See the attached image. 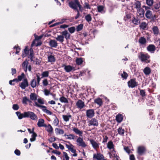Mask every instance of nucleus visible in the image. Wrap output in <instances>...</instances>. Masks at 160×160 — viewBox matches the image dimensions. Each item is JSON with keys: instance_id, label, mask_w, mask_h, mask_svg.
<instances>
[{"instance_id": "obj_1", "label": "nucleus", "mask_w": 160, "mask_h": 160, "mask_svg": "<svg viewBox=\"0 0 160 160\" xmlns=\"http://www.w3.org/2000/svg\"><path fill=\"white\" fill-rule=\"evenodd\" d=\"M34 36L35 37V39L33 40L31 44V48L29 49L30 54L28 57V58L29 59H30L31 61H33V58L34 57L33 50L32 48L34 46H37L40 45V42H39V40H40V36H37L35 33L34 34Z\"/></svg>"}, {"instance_id": "obj_2", "label": "nucleus", "mask_w": 160, "mask_h": 160, "mask_svg": "<svg viewBox=\"0 0 160 160\" xmlns=\"http://www.w3.org/2000/svg\"><path fill=\"white\" fill-rule=\"evenodd\" d=\"M16 113L18 118L20 119H21L23 118H30L32 119L35 120L37 118V116L32 112H25L23 113H21L19 112H17Z\"/></svg>"}, {"instance_id": "obj_3", "label": "nucleus", "mask_w": 160, "mask_h": 160, "mask_svg": "<svg viewBox=\"0 0 160 160\" xmlns=\"http://www.w3.org/2000/svg\"><path fill=\"white\" fill-rule=\"evenodd\" d=\"M69 6L71 8L77 10H78L77 7H78L79 8V10H81V6L78 0H75L74 2H70L69 3Z\"/></svg>"}, {"instance_id": "obj_4", "label": "nucleus", "mask_w": 160, "mask_h": 160, "mask_svg": "<svg viewBox=\"0 0 160 160\" xmlns=\"http://www.w3.org/2000/svg\"><path fill=\"white\" fill-rule=\"evenodd\" d=\"M76 144L77 146L85 148L87 146V144L84 141L82 138L79 137L76 140Z\"/></svg>"}, {"instance_id": "obj_5", "label": "nucleus", "mask_w": 160, "mask_h": 160, "mask_svg": "<svg viewBox=\"0 0 160 160\" xmlns=\"http://www.w3.org/2000/svg\"><path fill=\"white\" fill-rule=\"evenodd\" d=\"M128 86L129 87L134 88L138 85V82H136L134 79H131L128 82Z\"/></svg>"}, {"instance_id": "obj_6", "label": "nucleus", "mask_w": 160, "mask_h": 160, "mask_svg": "<svg viewBox=\"0 0 160 160\" xmlns=\"http://www.w3.org/2000/svg\"><path fill=\"white\" fill-rule=\"evenodd\" d=\"M28 86V83L27 79L24 78L22 82L19 84V86L23 89H25Z\"/></svg>"}, {"instance_id": "obj_7", "label": "nucleus", "mask_w": 160, "mask_h": 160, "mask_svg": "<svg viewBox=\"0 0 160 160\" xmlns=\"http://www.w3.org/2000/svg\"><path fill=\"white\" fill-rule=\"evenodd\" d=\"M138 57L142 62H144L148 60L150 58V56L147 54H144L141 52Z\"/></svg>"}, {"instance_id": "obj_8", "label": "nucleus", "mask_w": 160, "mask_h": 160, "mask_svg": "<svg viewBox=\"0 0 160 160\" xmlns=\"http://www.w3.org/2000/svg\"><path fill=\"white\" fill-rule=\"evenodd\" d=\"M88 123L89 126H97L98 124V120L94 118H92L89 121Z\"/></svg>"}, {"instance_id": "obj_9", "label": "nucleus", "mask_w": 160, "mask_h": 160, "mask_svg": "<svg viewBox=\"0 0 160 160\" xmlns=\"http://www.w3.org/2000/svg\"><path fill=\"white\" fill-rule=\"evenodd\" d=\"M131 7L132 10L134 12V8H136L138 10L141 8V3L139 1H137L132 4Z\"/></svg>"}, {"instance_id": "obj_10", "label": "nucleus", "mask_w": 160, "mask_h": 160, "mask_svg": "<svg viewBox=\"0 0 160 160\" xmlns=\"http://www.w3.org/2000/svg\"><path fill=\"white\" fill-rule=\"evenodd\" d=\"M37 82L36 80L35 79H33L31 81L30 83L31 86L33 88H34L36 86L37 84L38 85L39 83V82L40 80V78L38 75H37Z\"/></svg>"}, {"instance_id": "obj_11", "label": "nucleus", "mask_w": 160, "mask_h": 160, "mask_svg": "<svg viewBox=\"0 0 160 160\" xmlns=\"http://www.w3.org/2000/svg\"><path fill=\"white\" fill-rule=\"evenodd\" d=\"M95 114L94 111L92 109L87 110L86 111V115L88 118H91L93 117Z\"/></svg>"}, {"instance_id": "obj_12", "label": "nucleus", "mask_w": 160, "mask_h": 160, "mask_svg": "<svg viewBox=\"0 0 160 160\" xmlns=\"http://www.w3.org/2000/svg\"><path fill=\"white\" fill-rule=\"evenodd\" d=\"M146 150V148L143 146H140L137 149V152L140 155L143 154Z\"/></svg>"}, {"instance_id": "obj_13", "label": "nucleus", "mask_w": 160, "mask_h": 160, "mask_svg": "<svg viewBox=\"0 0 160 160\" xmlns=\"http://www.w3.org/2000/svg\"><path fill=\"white\" fill-rule=\"evenodd\" d=\"M64 69L66 72H69L75 70V67L72 66L70 65H64Z\"/></svg>"}, {"instance_id": "obj_14", "label": "nucleus", "mask_w": 160, "mask_h": 160, "mask_svg": "<svg viewBox=\"0 0 160 160\" xmlns=\"http://www.w3.org/2000/svg\"><path fill=\"white\" fill-rule=\"evenodd\" d=\"M89 141L94 149H96L99 148V143L97 142L92 139L89 140Z\"/></svg>"}, {"instance_id": "obj_15", "label": "nucleus", "mask_w": 160, "mask_h": 160, "mask_svg": "<svg viewBox=\"0 0 160 160\" xmlns=\"http://www.w3.org/2000/svg\"><path fill=\"white\" fill-rule=\"evenodd\" d=\"M77 107L80 109L83 108L85 106L84 102L81 100H79L76 103Z\"/></svg>"}, {"instance_id": "obj_16", "label": "nucleus", "mask_w": 160, "mask_h": 160, "mask_svg": "<svg viewBox=\"0 0 160 160\" xmlns=\"http://www.w3.org/2000/svg\"><path fill=\"white\" fill-rule=\"evenodd\" d=\"M93 158L96 159L97 160H102L104 157L100 153H98L93 154Z\"/></svg>"}, {"instance_id": "obj_17", "label": "nucleus", "mask_w": 160, "mask_h": 160, "mask_svg": "<svg viewBox=\"0 0 160 160\" xmlns=\"http://www.w3.org/2000/svg\"><path fill=\"white\" fill-rule=\"evenodd\" d=\"M41 108L44 113L48 115H51L52 114L51 112L47 109V107L46 106L41 105Z\"/></svg>"}, {"instance_id": "obj_18", "label": "nucleus", "mask_w": 160, "mask_h": 160, "mask_svg": "<svg viewBox=\"0 0 160 160\" xmlns=\"http://www.w3.org/2000/svg\"><path fill=\"white\" fill-rule=\"evenodd\" d=\"M144 10L140 8L137 10V15L140 18H142L144 16Z\"/></svg>"}, {"instance_id": "obj_19", "label": "nucleus", "mask_w": 160, "mask_h": 160, "mask_svg": "<svg viewBox=\"0 0 160 160\" xmlns=\"http://www.w3.org/2000/svg\"><path fill=\"white\" fill-rule=\"evenodd\" d=\"M49 44V46L52 48H56L58 46L57 42L54 40H50Z\"/></svg>"}, {"instance_id": "obj_20", "label": "nucleus", "mask_w": 160, "mask_h": 160, "mask_svg": "<svg viewBox=\"0 0 160 160\" xmlns=\"http://www.w3.org/2000/svg\"><path fill=\"white\" fill-rule=\"evenodd\" d=\"M138 42L141 45H145L147 42V40L144 37H142L139 38Z\"/></svg>"}, {"instance_id": "obj_21", "label": "nucleus", "mask_w": 160, "mask_h": 160, "mask_svg": "<svg viewBox=\"0 0 160 160\" xmlns=\"http://www.w3.org/2000/svg\"><path fill=\"white\" fill-rule=\"evenodd\" d=\"M72 131L77 134L79 135L80 136H82L83 132L82 131L79 130L77 128H72Z\"/></svg>"}, {"instance_id": "obj_22", "label": "nucleus", "mask_w": 160, "mask_h": 160, "mask_svg": "<svg viewBox=\"0 0 160 160\" xmlns=\"http://www.w3.org/2000/svg\"><path fill=\"white\" fill-rule=\"evenodd\" d=\"M147 50L153 53L155 50V47L153 45H150L147 48Z\"/></svg>"}, {"instance_id": "obj_23", "label": "nucleus", "mask_w": 160, "mask_h": 160, "mask_svg": "<svg viewBox=\"0 0 160 160\" xmlns=\"http://www.w3.org/2000/svg\"><path fill=\"white\" fill-rule=\"evenodd\" d=\"M62 34L63 36H65V38L67 40L70 38V34L66 30H65L62 32Z\"/></svg>"}, {"instance_id": "obj_24", "label": "nucleus", "mask_w": 160, "mask_h": 160, "mask_svg": "<svg viewBox=\"0 0 160 160\" xmlns=\"http://www.w3.org/2000/svg\"><path fill=\"white\" fill-rule=\"evenodd\" d=\"M55 61V58L54 55L52 54L48 56V61L50 62H54Z\"/></svg>"}, {"instance_id": "obj_25", "label": "nucleus", "mask_w": 160, "mask_h": 160, "mask_svg": "<svg viewBox=\"0 0 160 160\" xmlns=\"http://www.w3.org/2000/svg\"><path fill=\"white\" fill-rule=\"evenodd\" d=\"M152 30L154 34L156 35H158L159 32V30L157 26H154L152 28Z\"/></svg>"}, {"instance_id": "obj_26", "label": "nucleus", "mask_w": 160, "mask_h": 160, "mask_svg": "<svg viewBox=\"0 0 160 160\" xmlns=\"http://www.w3.org/2000/svg\"><path fill=\"white\" fill-rule=\"evenodd\" d=\"M64 136L67 139L69 140H74L75 139V135L73 134H69V135L65 134Z\"/></svg>"}, {"instance_id": "obj_27", "label": "nucleus", "mask_w": 160, "mask_h": 160, "mask_svg": "<svg viewBox=\"0 0 160 160\" xmlns=\"http://www.w3.org/2000/svg\"><path fill=\"white\" fill-rule=\"evenodd\" d=\"M144 73L146 75H149L151 72V70L148 67H146L143 70Z\"/></svg>"}, {"instance_id": "obj_28", "label": "nucleus", "mask_w": 160, "mask_h": 160, "mask_svg": "<svg viewBox=\"0 0 160 160\" xmlns=\"http://www.w3.org/2000/svg\"><path fill=\"white\" fill-rule=\"evenodd\" d=\"M29 51V49H28V46H26L25 48L23 51L22 57H25L26 55L28 54Z\"/></svg>"}, {"instance_id": "obj_29", "label": "nucleus", "mask_w": 160, "mask_h": 160, "mask_svg": "<svg viewBox=\"0 0 160 160\" xmlns=\"http://www.w3.org/2000/svg\"><path fill=\"white\" fill-rule=\"evenodd\" d=\"M145 16L148 18H151L152 17V11L150 10H147L145 14Z\"/></svg>"}, {"instance_id": "obj_30", "label": "nucleus", "mask_w": 160, "mask_h": 160, "mask_svg": "<svg viewBox=\"0 0 160 160\" xmlns=\"http://www.w3.org/2000/svg\"><path fill=\"white\" fill-rule=\"evenodd\" d=\"M94 102L98 104L99 106H102V101L101 99L98 98L94 100Z\"/></svg>"}, {"instance_id": "obj_31", "label": "nucleus", "mask_w": 160, "mask_h": 160, "mask_svg": "<svg viewBox=\"0 0 160 160\" xmlns=\"http://www.w3.org/2000/svg\"><path fill=\"white\" fill-rule=\"evenodd\" d=\"M46 130L49 132L52 133L53 132V128L52 126L50 124H48V125H46Z\"/></svg>"}, {"instance_id": "obj_32", "label": "nucleus", "mask_w": 160, "mask_h": 160, "mask_svg": "<svg viewBox=\"0 0 160 160\" xmlns=\"http://www.w3.org/2000/svg\"><path fill=\"white\" fill-rule=\"evenodd\" d=\"M107 147L109 149H114V145L113 144V142L111 141L108 142L107 143Z\"/></svg>"}, {"instance_id": "obj_33", "label": "nucleus", "mask_w": 160, "mask_h": 160, "mask_svg": "<svg viewBox=\"0 0 160 160\" xmlns=\"http://www.w3.org/2000/svg\"><path fill=\"white\" fill-rule=\"evenodd\" d=\"M132 22L134 24L138 25L140 23V20L138 18H135L134 17L132 19Z\"/></svg>"}, {"instance_id": "obj_34", "label": "nucleus", "mask_w": 160, "mask_h": 160, "mask_svg": "<svg viewBox=\"0 0 160 160\" xmlns=\"http://www.w3.org/2000/svg\"><path fill=\"white\" fill-rule=\"evenodd\" d=\"M56 40L61 42H62L64 41V36L62 35H58L57 37L55 38Z\"/></svg>"}, {"instance_id": "obj_35", "label": "nucleus", "mask_w": 160, "mask_h": 160, "mask_svg": "<svg viewBox=\"0 0 160 160\" xmlns=\"http://www.w3.org/2000/svg\"><path fill=\"white\" fill-rule=\"evenodd\" d=\"M123 116L120 114L117 115L116 116V120L118 122H121L123 120Z\"/></svg>"}, {"instance_id": "obj_36", "label": "nucleus", "mask_w": 160, "mask_h": 160, "mask_svg": "<svg viewBox=\"0 0 160 160\" xmlns=\"http://www.w3.org/2000/svg\"><path fill=\"white\" fill-rule=\"evenodd\" d=\"M118 132L119 134L121 136H123L124 134L125 130L121 127H120L118 129Z\"/></svg>"}, {"instance_id": "obj_37", "label": "nucleus", "mask_w": 160, "mask_h": 160, "mask_svg": "<svg viewBox=\"0 0 160 160\" xmlns=\"http://www.w3.org/2000/svg\"><path fill=\"white\" fill-rule=\"evenodd\" d=\"M55 132L57 134H63L64 133V130L58 128H56L55 129Z\"/></svg>"}, {"instance_id": "obj_38", "label": "nucleus", "mask_w": 160, "mask_h": 160, "mask_svg": "<svg viewBox=\"0 0 160 160\" xmlns=\"http://www.w3.org/2000/svg\"><path fill=\"white\" fill-rule=\"evenodd\" d=\"M30 98L32 100L36 101L37 99V95L35 93H32L30 95Z\"/></svg>"}, {"instance_id": "obj_39", "label": "nucleus", "mask_w": 160, "mask_h": 160, "mask_svg": "<svg viewBox=\"0 0 160 160\" xmlns=\"http://www.w3.org/2000/svg\"><path fill=\"white\" fill-rule=\"evenodd\" d=\"M62 117L64 120L66 122L69 121V118H71V115H63Z\"/></svg>"}, {"instance_id": "obj_40", "label": "nucleus", "mask_w": 160, "mask_h": 160, "mask_svg": "<svg viewBox=\"0 0 160 160\" xmlns=\"http://www.w3.org/2000/svg\"><path fill=\"white\" fill-rule=\"evenodd\" d=\"M25 77V74L23 73H22L21 75H19L18 76V78L17 79L18 82L19 81H21Z\"/></svg>"}, {"instance_id": "obj_41", "label": "nucleus", "mask_w": 160, "mask_h": 160, "mask_svg": "<svg viewBox=\"0 0 160 160\" xmlns=\"http://www.w3.org/2000/svg\"><path fill=\"white\" fill-rule=\"evenodd\" d=\"M59 100L60 101L62 102L68 103V99L64 97H61L59 99Z\"/></svg>"}, {"instance_id": "obj_42", "label": "nucleus", "mask_w": 160, "mask_h": 160, "mask_svg": "<svg viewBox=\"0 0 160 160\" xmlns=\"http://www.w3.org/2000/svg\"><path fill=\"white\" fill-rule=\"evenodd\" d=\"M37 136V134L34 132L32 133V138L30 139V141L32 142L35 141L36 140V138Z\"/></svg>"}, {"instance_id": "obj_43", "label": "nucleus", "mask_w": 160, "mask_h": 160, "mask_svg": "<svg viewBox=\"0 0 160 160\" xmlns=\"http://www.w3.org/2000/svg\"><path fill=\"white\" fill-rule=\"evenodd\" d=\"M83 62L82 58H77L76 59V63L78 65L81 64Z\"/></svg>"}, {"instance_id": "obj_44", "label": "nucleus", "mask_w": 160, "mask_h": 160, "mask_svg": "<svg viewBox=\"0 0 160 160\" xmlns=\"http://www.w3.org/2000/svg\"><path fill=\"white\" fill-rule=\"evenodd\" d=\"M85 19L88 22L91 21L92 19L91 15L90 14L86 15L85 17Z\"/></svg>"}, {"instance_id": "obj_45", "label": "nucleus", "mask_w": 160, "mask_h": 160, "mask_svg": "<svg viewBox=\"0 0 160 160\" xmlns=\"http://www.w3.org/2000/svg\"><path fill=\"white\" fill-rule=\"evenodd\" d=\"M28 61H29V59L28 60L27 59L24 62H23L22 64V66L24 68H26V69L27 68V66L28 64Z\"/></svg>"}, {"instance_id": "obj_46", "label": "nucleus", "mask_w": 160, "mask_h": 160, "mask_svg": "<svg viewBox=\"0 0 160 160\" xmlns=\"http://www.w3.org/2000/svg\"><path fill=\"white\" fill-rule=\"evenodd\" d=\"M17 78H15L12 80H10L9 81V84L11 85H14L16 83H17Z\"/></svg>"}, {"instance_id": "obj_47", "label": "nucleus", "mask_w": 160, "mask_h": 160, "mask_svg": "<svg viewBox=\"0 0 160 160\" xmlns=\"http://www.w3.org/2000/svg\"><path fill=\"white\" fill-rule=\"evenodd\" d=\"M49 75V72L48 71H45L42 72L41 78L48 77Z\"/></svg>"}, {"instance_id": "obj_48", "label": "nucleus", "mask_w": 160, "mask_h": 160, "mask_svg": "<svg viewBox=\"0 0 160 160\" xmlns=\"http://www.w3.org/2000/svg\"><path fill=\"white\" fill-rule=\"evenodd\" d=\"M147 25V23L145 22H142L140 25V28L142 29H144Z\"/></svg>"}, {"instance_id": "obj_49", "label": "nucleus", "mask_w": 160, "mask_h": 160, "mask_svg": "<svg viewBox=\"0 0 160 160\" xmlns=\"http://www.w3.org/2000/svg\"><path fill=\"white\" fill-rule=\"evenodd\" d=\"M13 48L16 50V53L18 54L20 52V51L21 50L20 47L18 45L17 46H15Z\"/></svg>"}, {"instance_id": "obj_50", "label": "nucleus", "mask_w": 160, "mask_h": 160, "mask_svg": "<svg viewBox=\"0 0 160 160\" xmlns=\"http://www.w3.org/2000/svg\"><path fill=\"white\" fill-rule=\"evenodd\" d=\"M42 84L44 86H47L48 84V82L47 79H44L42 81Z\"/></svg>"}, {"instance_id": "obj_51", "label": "nucleus", "mask_w": 160, "mask_h": 160, "mask_svg": "<svg viewBox=\"0 0 160 160\" xmlns=\"http://www.w3.org/2000/svg\"><path fill=\"white\" fill-rule=\"evenodd\" d=\"M63 154L64 157L63 160H69V157L68 156V154L65 152H63Z\"/></svg>"}, {"instance_id": "obj_52", "label": "nucleus", "mask_w": 160, "mask_h": 160, "mask_svg": "<svg viewBox=\"0 0 160 160\" xmlns=\"http://www.w3.org/2000/svg\"><path fill=\"white\" fill-rule=\"evenodd\" d=\"M59 123V121L58 119L56 117L55 119L53 121V124L55 126H57Z\"/></svg>"}, {"instance_id": "obj_53", "label": "nucleus", "mask_w": 160, "mask_h": 160, "mask_svg": "<svg viewBox=\"0 0 160 160\" xmlns=\"http://www.w3.org/2000/svg\"><path fill=\"white\" fill-rule=\"evenodd\" d=\"M43 92H44V94L46 96H48L49 94L50 95L51 93L50 92V91L46 89H44L43 91Z\"/></svg>"}, {"instance_id": "obj_54", "label": "nucleus", "mask_w": 160, "mask_h": 160, "mask_svg": "<svg viewBox=\"0 0 160 160\" xmlns=\"http://www.w3.org/2000/svg\"><path fill=\"white\" fill-rule=\"evenodd\" d=\"M146 3L149 6H152L153 4V0H146Z\"/></svg>"}, {"instance_id": "obj_55", "label": "nucleus", "mask_w": 160, "mask_h": 160, "mask_svg": "<svg viewBox=\"0 0 160 160\" xmlns=\"http://www.w3.org/2000/svg\"><path fill=\"white\" fill-rule=\"evenodd\" d=\"M75 28L74 27H71L68 28L69 31L71 33H73L75 31Z\"/></svg>"}, {"instance_id": "obj_56", "label": "nucleus", "mask_w": 160, "mask_h": 160, "mask_svg": "<svg viewBox=\"0 0 160 160\" xmlns=\"http://www.w3.org/2000/svg\"><path fill=\"white\" fill-rule=\"evenodd\" d=\"M27 102H30V100L28 99L27 97H25L23 98L22 99V102L23 103H26Z\"/></svg>"}, {"instance_id": "obj_57", "label": "nucleus", "mask_w": 160, "mask_h": 160, "mask_svg": "<svg viewBox=\"0 0 160 160\" xmlns=\"http://www.w3.org/2000/svg\"><path fill=\"white\" fill-rule=\"evenodd\" d=\"M121 76L123 78L126 79L127 78L128 75L127 73L123 72V73L121 74Z\"/></svg>"}, {"instance_id": "obj_58", "label": "nucleus", "mask_w": 160, "mask_h": 160, "mask_svg": "<svg viewBox=\"0 0 160 160\" xmlns=\"http://www.w3.org/2000/svg\"><path fill=\"white\" fill-rule=\"evenodd\" d=\"M19 108V106L17 104H14L13 105L12 108L15 110H17Z\"/></svg>"}, {"instance_id": "obj_59", "label": "nucleus", "mask_w": 160, "mask_h": 160, "mask_svg": "<svg viewBox=\"0 0 160 160\" xmlns=\"http://www.w3.org/2000/svg\"><path fill=\"white\" fill-rule=\"evenodd\" d=\"M44 120L42 119H41V127H46V124L44 123Z\"/></svg>"}, {"instance_id": "obj_60", "label": "nucleus", "mask_w": 160, "mask_h": 160, "mask_svg": "<svg viewBox=\"0 0 160 160\" xmlns=\"http://www.w3.org/2000/svg\"><path fill=\"white\" fill-rule=\"evenodd\" d=\"M104 7L102 6H99L98 7V12H101L103 10Z\"/></svg>"}, {"instance_id": "obj_61", "label": "nucleus", "mask_w": 160, "mask_h": 160, "mask_svg": "<svg viewBox=\"0 0 160 160\" xmlns=\"http://www.w3.org/2000/svg\"><path fill=\"white\" fill-rule=\"evenodd\" d=\"M65 145L66 146V147L69 150H70V149H71L72 148H73V146L71 144H66Z\"/></svg>"}, {"instance_id": "obj_62", "label": "nucleus", "mask_w": 160, "mask_h": 160, "mask_svg": "<svg viewBox=\"0 0 160 160\" xmlns=\"http://www.w3.org/2000/svg\"><path fill=\"white\" fill-rule=\"evenodd\" d=\"M83 28V25L82 24H80L77 27V31H78L81 30Z\"/></svg>"}, {"instance_id": "obj_63", "label": "nucleus", "mask_w": 160, "mask_h": 160, "mask_svg": "<svg viewBox=\"0 0 160 160\" xmlns=\"http://www.w3.org/2000/svg\"><path fill=\"white\" fill-rule=\"evenodd\" d=\"M15 153L18 156H20L21 154V152L18 149H16L14 151Z\"/></svg>"}, {"instance_id": "obj_64", "label": "nucleus", "mask_w": 160, "mask_h": 160, "mask_svg": "<svg viewBox=\"0 0 160 160\" xmlns=\"http://www.w3.org/2000/svg\"><path fill=\"white\" fill-rule=\"evenodd\" d=\"M140 93L142 97H144L145 96V91L143 90H140Z\"/></svg>"}]
</instances>
